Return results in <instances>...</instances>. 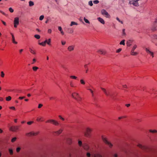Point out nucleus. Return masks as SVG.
<instances>
[{
  "mask_svg": "<svg viewBox=\"0 0 157 157\" xmlns=\"http://www.w3.org/2000/svg\"><path fill=\"white\" fill-rule=\"evenodd\" d=\"M78 25V24L77 23L74 21H71V24L70 25V26H72L73 25Z\"/></svg>",
  "mask_w": 157,
  "mask_h": 157,
  "instance_id": "22",
  "label": "nucleus"
},
{
  "mask_svg": "<svg viewBox=\"0 0 157 157\" xmlns=\"http://www.w3.org/2000/svg\"><path fill=\"white\" fill-rule=\"evenodd\" d=\"M58 117L59 118L62 120L63 121H64L65 119L63 118L61 115H59Z\"/></svg>",
  "mask_w": 157,
  "mask_h": 157,
  "instance_id": "45",
  "label": "nucleus"
},
{
  "mask_svg": "<svg viewBox=\"0 0 157 157\" xmlns=\"http://www.w3.org/2000/svg\"><path fill=\"white\" fill-rule=\"evenodd\" d=\"M34 122L33 121H29L27 122V124L28 125H31Z\"/></svg>",
  "mask_w": 157,
  "mask_h": 157,
  "instance_id": "41",
  "label": "nucleus"
},
{
  "mask_svg": "<svg viewBox=\"0 0 157 157\" xmlns=\"http://www.w3.org/2000/svg\"><path fill=\"white\" fill-rule=\"evenodd\" d=\"M92 131L91 129L88 128H87L86 132L84 133L85 136L87 137H89L90 136V134Z\"/></svg>",
  "mask_w": 157,
  "mask_h": 157,
  "instance_id": "2",
  "label": "nucleus"
},
{
  "mask_svg": "<svg viewBox=\"0 0 157 157\" xmlns=\"http://www.w3.org/2000/svg\"><path fill=\"white\" fill-rule=\"evenodd\" d=\"M17 138L16 137L13 138L11 140V142H14L16 140Z\"/></svg>",
  "mask_w": 157,
  "mask_h": 157,
  "instance_id": "47",
  "label": "nucleus"
},
{
  "mask_svg": "<svg viewBox=\"0 0 157 157\" xmlns=\"http://www.w3.org/2000/svg\"><path fill=\"white\" fill-rule=\"evenodd\" d=\"M124 42H125V40H122L120 43V44H122V45H125V43H124Z\"/></svg>",
  "mask_w": 157,
  "mask_h": 157,
  "instance_id": "33",
  "label": "nucleus"
},
{
  "mask_svg": "<svg viewBox=\"0 0 157 157\" xmlns=\"http://www.w3.org/2000/svg\"><path fill=\"white\" fill-rule=\"evenodd\" d=\"M43 106V105L41 104H40L38 105V108H41Z\"/></svg>",
  "mask_w": 157,
  "mask_h": 157,
  "instance_id": "55",
  "label": "nucleus"
},
{
  "mask_svg": "<svg viewBox=\"0 0 157 157\" xmlns=\"http://www.w3.org/2000/svg\"><path fill=\"white\" fill-rule=\"evenodd\" d=\"M70 78L74 79H76L77 78V77L76 76L74 75H71L70 76Z\"/></svg>",
  "mask_w": 157,
  "mask_h": 157,
  "instance_id": "30",
  "label": "nucleus"
},
{
  "mask_svg": "<svg viewBox=\"0 0 157 157\" xmlns=\"http://www.w3.org/2000/svg\"><path fill=\"white\" fill-rule=\"evenodd\" d=\"M78 144L79 146H81L82 145V142L81 141H78Z\"/></svg>",
  "mask_w": 157,
  "mask_h": 157,
  "instance_id": "49",
  "label": "nucleus"
},
{
  "mask_svg": "<svg viewBox=\"0 0 157 157\" xmlns=\"http://www.w3.org/2000/svg\"><path fill=\"white\" fill-rule=\"evenodd\" d=\"M132 41L131 40H128L127 43L126 44L128 46H130L131 45V43L132 42Z\"/></svg>",
  "mask_w": 157,
  "mask_h": 157,
  "instance_id": "16",
  "label": "nucleus"
},
{
  "mask_svg": "<svg viewBox=\"0 0 157 157\" xmlns=\"http://www.w3.org/2000/svg\"><path fill=\"white\" fill-rule=\"evenodd\" d=\"M38 68H39L38 67L36 66L33 67V70L35 71H36L38 69Z\"/></svg>",
  "mask_w": 157,
  "mask_h": 157,
  "instance_id": "28",
  "label": "nucleus"
},
{
  "mask_svg": "<svg viewBox=\"0 0 157 157\" xmlns=\"http://www.w3.org/2000/svg\"><path fill=\"white\" fill-rule=\"evenodd\" d=\"M88 90H89L90 91V92L91 94H92V97H94V95L93 91L91 89H88Z\"/></svg>",
  "mask_w": 157,
  "mask_h": 157,
  "instance_id": "32",
  "label": "nucleus"
},
{
  "mask_svg": "<svg viewBox=\"0 0 157 157\" xmlns=\"http://www.w3.org/2000/svg\"><path fill=\"white\" fill-rule=\"evenodd\" d=\"M130 54L132 56H136L138 53L137 52H134V51H131Z\"/></svg>",
  "mask_w": 157,
  "mask_h": 157,
  "instance_id": "17",
  "label": "nucleus"
},
{
  "mask_svg": "<svg viewBox=\"0 0 157 157\" xmlns=\"http://www.w3.org/2000/svg\"><path fill=\"white\" fill-rule=\"evenodd\" d=\"M25 97H20L19 98V99L20 100H21L25 98Z\"/></svg>",
  "mask_w": 157,
  "mask_h": 157,
  "instance_id": "59",
  "label": "nucleus"
},
{
  "mask_svg": "<svg viewBox=\"0 0 157 157\" xmlns=\"http://www.w3.org/2000/svg\"><path fill=\"white\" fill-rule=\"evenodd\" d=\"M152 91L153 92V94H156V90L154 89H152Z\"/></svg>",
  "mask_w": 157,
  "mask_h": 157,
  "instance_id": "57",
  "label": "nucleus"
},
{
  "mask_svg": "<svg viewBox=\"0 0 157 157\" xmlns=\"http://www.w3.org/2000/svg\"><path fill=\"white\" fill-rule=\"evenodd\" d=\"M44 17V15H42L40 16L39 18V20L40 21H42L43 20Z\"/></svg>",
  "mask_w": 157,
  "mask_h": 157,
  "instance_id": "38",
  "label": "nucleus"
},
{
  "mask_svg": "<svg viewBox=\"0 0 157 157\" xmlns=\"http://www.w3.org/2000/svg\"><path fill=\"white\" fill-rule=\"evenodd\" d=\"M74 48L75 46L74 45L70 46L68 47L67 49L69 51L71 52L74 50Z\"/></svg>",
  "mask_w": 157,
  "mask_h": 157,
  "instance_id": "12",
  "label": "nucleus"
},
{
  "mask_svg": "<svg viewBox=\"0 0 157 157\" xmlns=\"http://www.w3.org/2000/svg\"><path fill=\"white\" fill-rule=\"evenodd\" d=\"M19 126H14L10 128V130L13 132H16L19 129Z\"/></svg>",
  "mask_w": 157,
  "mask_h": 157,
  "instance_id": "5",
  "label": "nucleus"
},
{
  "mask_svg": "<svg viewBox=\"0 0 157 157\" xmlns=\"http://www.w3.org/2000/svg\"><path fill=\"white\" fill-rule=\"evenodd\" d=\"M51 42V39H49L48 40L47 44L49 45H50L51 44H50Z\"/></svg>",
  "mask_w": 157,
  "mask_h": 157,
  "instance_id": "43",
  "label": "nucleus"
},
{
  "mask_svg": "<svg viewBox=\"0 0 157 157\" xmlns=\"http://www.w3.org/2000/svg\"><path fill=\"white\" fill-rule=\"evenodd\" d=\"M145 51L147 53L149 54L151 56H152V58L154 57V53L153 52L151 51L148 48H145Z\"/></svg>",
  "mask_w": 157,
  "mask_h": 157,
  "instance_id": "10",
  "label": "nucleus"
},
{
  "mask_svg": "<svg viewBox=\"0 0 157 157\" xmlns=\"http://www.w3.org/2000/svg\"><path fill=\"white\" fill-rule=\"evenodd\" d=\"M84 20L86 23L90 24V21L87 19H86L85 17H84Z\"/></svg>",
  "mask_w": 157,
  "mask_h": 157,
  "instance_id": "34",
  "label": "nucleus"
},
{
  "mask_svg": "<svg viewBox=\"0 0 157 157\" xmlns=\"http://www.w3.org/2000/svg\"><path fill=\"white\" fill-rule=\"evenodd\" d=\"M154 38L157 39V35H155L154 36Z\"/></svg>",
  "mask_w": 157,
  "mask_h": 157,
  "instance_id": "64",
  "label": "nucleus"
},
{
  "mask_svg": "<svg viewBox=\"0 0 157 157\" xmlns=\"http://www.w3.org/2000/svg\"><path fill=\"white\" fill-rule=\"evenodd\" d=\"M83 147L86 150H87L89 148V146L86 144H84L83 145Z\"/></svg>",
  "mask_w": 157,
  "mask_h": 157,
  "instance_id": "19",
  "label": "nucleus"
},
{
  "mask_svg": "<svg viewBox=\"0 0 157 157\" xmlns=\"http://www.w3.org/2000/svg\"><path fill=\"white\" fill-rule=\"evenodd\" d=\"M63 131V130L62 129H60L57 131L54 132V133H56V134L59 135L62 133Z\"/></svg>",
  "mask_w": 157,
  "mask_h": 157,
  "instance_id": "14",
  "label": "nucleus"
},
{
  "mask_svg": "<svg viewBox=\"0 0 157 157\" xmlns=\"http://www.w3.org/2000/svg\"><path fill=\"white\" fill-rule=\"evenodd\" d=\"M70 86H71L73 87L74 86V84L72 82L70 83Z\"/></svg>",
  "mask_w": 157,
  "mask_h": 157,
  "instance_id": "52",
  "label": "nucleus"
},
{
  "mask_svg": "<svg viewBox=\"0 0 157 157\" xmlns=\"http://www.w3.org/2000/svg\"><path fill=\"white\" fill-rule=\"evenodd\" d=\"M9 10L11 13H13L14 11L13 10L11 7L9 8Z\"/></svg>",
  "mask_w": 157,
  "mask_h": 157,
  "instance_id": "44",
  "label": "nucleus"
},
{
  "mask_svg": "<svg viewBox=\"0 0 157 157\" xmlns=\"http://www.w3.org/2000/svg\"><path fill=\"white\" fill-rule=\"evenodd\" d=\"M122 50V49L121 48H119L118 49H117V51H116V52L117 53H119V52H121V51Z\"/></svg>",
  "mask_w": 157,
  "mask_h": 157,
  "instance_id": "50",
  "label": "nucleus"
},
{
  "mask_svg": "<svg viewBox=\"0 0 157 157\" xmlns=\"http://www.w3.org/2000/svg\"><path fill=\"white\" fill-rule=\"evenodd\" d=\"M46 123L50 122L52 123L53 124L56 126H58L59 125V123L53 119H50L47 121Z\"/></svg>",
  "mask_w": 157,
  "mask_h": 157,
  "instance_id": "3",
  "label": "nucleus"
},
{
  "mask_svg": "<svg viewBox=\"0 0 157 157\" xmlns=\"http://www.w3.org/2000/svg\"><path fill=\"white\" fill-rule=\"evenodd\" d=\"M9 108L10 109H13V110L15 109V108L14 106L10 107Z\"/></svg>",
  "mask_w": 157,
  "mask_h": 157,
  "instance_id": "53",
  "label": "nucleus"
},
{
  "mask_svg": "<svg viewBox=\"0 0 157 157\" xmlns=\"http://www.w3.org/2000/svg\"><path fill=\"white\" fill-rule=\"evenodd\" d=\"M125 29H124L122 30V35L123 36H125L126 35V33H125Z\"/></svg>",
  "mask_w": 157,
  "mask_h": 157,
  "instance_id": "46",
  "label": "nucleus"
},
{
  "mask_svg": "<svg viewBox=\"0 0 157 157\" xmlns=\"http://www.w3.org/2000/svg\"><path fill=\"white\" fill-rule=\"evenodd\" d=\"M129 3L130 4H132L134 6H139V3L138 2L132 0L130 1Z\"/></svg>",
  "mask_w": 157,
  "mask_h": 157,
  "instance_id": "9",
  "label": "nucleus"
},
{
  "mask_svg": "<svg viewBox=\"0 0 157 157\" xmlns=\"http://www.w3.org/2000/svg\"><path fill=\"white\" fill-rule=\"evenodd\" d=\"M9 151L10 155H12L13 154V151L12 150L10 149L9 150Z\"/></svg>",
  "mask_w": 157,
  "mask_h": 157,
  "instance_id": "48",
  "label": "nucleus"
},
{
  "mask_svg": "<svg viewBox=\"0 0 157 157\" xmlns=\"http://www.w3.org/2000/svg\"><path fill=\"white\" fill-rule=\"evenodd\" d=\"M58 30L60 31H62V28H61V26H59L58 27Z\"/></svg>",
  "mask_w": 157,
  "mask_h": 157,
  "instance_id": "54",
  "label": "nucleus"
},
{
  "mask_svg": "<svg viewBox=\"0 0 157 157\" xmlns=\"http://www.w3.org/2000/svg\"><path fill=\"white\" fill-rule=\"evenodd\" d=\"M99 1L98 0H96L93 1V3L94 4H97L99 3Z\"/></svg>",
  "mask_w": 157,
  "mask_h": 157,
  "instance_id": "40",
  "label": "nucleus"
},
{
  "mask_svg": "<svg viewBox=\"0 0 157 157\" xmlns=\"http://www.w3.org/2000/svg\"><path fill=\"white\" fill-rule=\"evenodd\" d=\"M36 120L38 121H41V118H39V117H38L36 119Z\"/></svg>",
  "mask_w": 157,
  "mask_h": 157,
  "instance_id": "56",
  "label": "nucleus"
},
{
  "mask_svg": "<svg viewBox=\"0 0 157 157\" xmlns=\"http://www.w3.org/2000/svg\"><path fill=\"white\" fill-rule=\"evenodd\" d=\"M71 96L74 98L78 101V102L80 103L82 100V98L80 96L78 93L76 92H73L72 93Z\"/></svg>",
  "mask_w": 157,
  "mask_h": 157,
  "instance_id": "1",
  "label": "nucleus"
},
{
  "mask_svg": "<svg viewBox=\"0 0 157 157\" xmlns=\"http://www.w3.org/2000/svg\"><path fill=\"white\" fill-rule=\"evenodd\" d=\"M20 149H21V148L20 147H18L16 149L17 152H19L20 151Z\"/></svg>",
  "mask_w": 157,
  "mask_h": 157,
  "instance_id": "51",
  "label": "nucleus"
},
{
  "mask_svg": "<svg viewBox=\"0 0 157 157\" xmlns=\"http://www.w3.org/2000/svg\"><path fill=\"white\" fill-rule=\"evenodd\" d=\"M97 19L100 23H101L102 24H105V21L102 18L100 17H99Z\"/></svg>",
  "mask_w": 157,
  "mask_h": 157,
  "instance_id": "13",
  "label": "nucleus"
},
{
  "mask_svg": "<svg viewBox=\"0 0 157 157\" xmlns=\"http://www.w3.org/2000/svg\"><path fill=\"white\" fill-rule=\"evenodd\" d=\"M29 5L30 6H32L34 5V2L31 1H30L29 2Z\"/></svg>",
  "mask_w": 157,
  "mask_h": 157,
  "instance_id": "25",
  "label": "nucleus"
},
{
  "mask_svg": "<svg viewBox=\"0 0 157 157\" xmlns=\"http://www.w3.org/2000/svg\"><path fill=\"white\" fill-rule=\"evenodd\" d=\"M34 37L35 38L37 39H39L40 38V36L39 35L36 34L34 35Z\"/></svg>",
  "mask_w": 157,
  "mask_h": 157,
  "instance_id": "31",
  "label": "nucleus"
},
{
  "mask_svg": "<svg viewBox=\"0 0 157 157\" xmlns=\"http://www.w3.org/2000/svg\"><path fill=\"white\" fill-rule=\"evenodd\" d=\"M101 13L102 15H105V16L108 18H109L110 17L109 14L105 10H102L101 11Z\"/></svg>",
  "mask_w": 157,
  "mask_h": 157,
  "instance_id": "4",
  "label": "nucleus"
},
{
  "mask_svg": "<svg viewBox=\"0 0 157 157\" xmlns=\"http://www.w3.org/2000/svg\"><path fill=\"white\" fill-rule=\"evenodd\" d=\"M19 18L16 17L14 18V26L15 28H17V25H19Z\"/></svg>",
  "mask_w": 157,
  "mask_h": 157,
  "instance_id": "7",
  "label": "nucleus"
},
{
  "mask_svg": "<svg viewBox=\"0 0 157 157\" xmlns=\"http://www.w3.org/2000/svg\"><path fill=\"white\" fill-rule=\"evenodd\" d=\"M2 22L3 23V24H4V25H6V23L5 22L3 21L2 20Z\"/></svg>",
  "mask_w": 157,
  "mask_h": 157,
  "instance_id": "63",
  "label": "nucleus"
},
{
  "mask_svg": "<svg viewBox=\"0 0 157 157\" xmlns=\"http://www.w3.org/2000/svg\"><path fill=\"white\" fill-rule=\"evenodd\" d=\"M61 43L62 45H64L66 44V42L62 41Z\"/></svg>",
  "mask_w": 157,
  "mask_h": 157,
  "instance_id": "60",
  "label": "nucleus"
},
{
  "mask_svg": "<svg viewBox=\"0 0 157 157\" xmlns=\"http://www.w3.org/2000/svg\"><path fill=\"white\" fill-rule=\"evenodd\" d=\"M125 117H125V116L120 117H118V119L119 120H120V119H122V118H125Z\"/></svg>",
  "mask_w": 157,
  "mask_h": 157,
  "instance_id": "58",
  "label": "nucleus"
},
{
  "mask_svg": "<svg viewBox=\"0 0 157 157\" xmlns=\"http://www.w3.org/2000/svg\"><path fill=\"white\" fill-rule=\"evenodd\" d=\"M52 32V30L51 29H49L48 30V33H51Z\"/></svg>",
  "mask_w": 157,
  "mask_h": 157,
  "instance_id": "61",
  "label": "nucleus"
},
{
  "mask_svg": "<svg viewBox=\"0 0 157 157\" xmlns=\"http://www.w3.org/2000/svg\"><path fill=\"white\" fill-rule=\"evenodd\" d=\"M39 132H33V136H35L37 135L39 133Z\"/></svg>",
  "mask_w": 157,
  "mask_h": 157,
  "instance_id": "39",
  "label": "nucleus"
},
{
  "mask_svg": "<svg viewBox=\"0 0 157 157\" xmlns=\"http://www.w3.org/2000/svg\"><path fill=\"white\" fill-rule=\"evenodd\" d=\"M67 32L69 33H72L73 32V30L71 28H68Z\"/></svg>",
  "mask_w": 157,
  "mask_h": 157,
  "instance_id": "18",
  "label": "nucleus"
},
{
  "mask_svg": "<svg viewBox=\"0 0 157 157\" xmlns=\"http://www.w3.org/2000/svg\"><path fill=\"white\" fill-rule=\"evenodd\" d=\"M97 52L103 55H105L106 53V52L105 51L101 49H99L97 51Z\"/></svg>",
  "mask_w": 157,
  "mask_h": 157,
  "instance_id": "11",
  "label": "nucleus"
},
{
  "mask_svg": "<svg viewBox=\"0 0 157 157\" xmlns=\"http://www.w3.org/2000/svg\"><path fill=\"white\" fill-rule=\"evenodd\" d=\"M11 99V97L10 96H9L6 98V100L7 101H9Z\"/></svg>",
  "mask_w": 157,
  "mask_h": 157,
  "instance_id": "29",
  "label": "nucleus"
},
{
  "mask_svg": "<svg viewBox=\"0 0 157 157\" xmlns=\"http://www.w3.org/2000/svg\"><path fill=\"white\" fill-rule=\"evenodd\" d=\"M87 156L88 157H90V154L89 153H87Z\"/></svg>",
  "mask_w": 157,
  "mask_h": 157,
  "instance_id": "62",
  "label": "nucleus"
},
{
  "mask_svg": "<svg viewBox=\"0 0 157 157\" xmlns=\"http://www.w3.org/2000/svg\"><path fill=\"white\" fill-rule=\"evenodd\" d=\"M101 89L105 93V95L106 96H109L111 98H113L112 95L110 94V92H109V91H107L105 89L103 88H101Z\"/></svg>",
  "mask_w": 157,
  "mask_h": 157,
  "instance_id": "6",
  "label": "nucleus"
},
{
  "mask_svg": "<svg viewBox=\"0 0 157 157\" xmlns=\"http://www.w3.org/2000/svg\"><path fill=\"white\" fill-rule=\"evenodd\" d=\"M84 67L86 69V73H88V68L87 66V65L86 64L84 65Z\"/></svg>",
  "mask_w": 157,
  "mask_h": 157,
  "instance_id": "23",
  "label": "nucleus"
},
{
  "mask_svg": "<svg viewBox=\"0 0 157 157\" xmlns=\"http://www.w3.org/2000/svg\"><path fill=\"white\" fill-rule=\"evenodd\" d=\"M39 44L40 45H42V46H45V45H46V44L44 42H41V43H39Z\"/></svg>",
  "mask_w": 157,
  "mask_h": 157,
  "instance_id": "36",
  "label": "nucleus"
},
{
  "mask_svg": "<svg viewBox=\"0 0 157 157\" xmlns=\"http://www.w3.org/2000/svg\"><path fill=\"white\" fill-rule=\"evenodd\" d=\"M137 47V46L136 44L134 45L131 50V51H134V50Z\"/></svg>",
  "mask_w": 157,
  "mask_h": 157,
  "instance_id": "27",
  "label": "nucleus"
},
{
  "mask_svg": "<svg viewBox=\"0 0 157 157\" xmlns=\"http://www.w3.org/2000/svg\"><path fill=\"white\" fill-rule=\"evenodd\" d=\"M33 132H31L29 133H27L26 135L28 136H33Z\"/></svg>",
  "mask_w": 157,
  "mask_h": 157,
  "instance_id": "20",
  "label": "nucleus"
},
{
  "mask_svg": "<svg viewBox=\"0 0 157 157\" xmlns=\"http://www.w3.org/2000/svg\"><path fill=\"white\" fill-rule=\"evenodd\" d=\"M149 131L150 132L152 133H155L157 132V130H152L150 129V130H149Z\"/></svg>",
  "mask_w": 157,
  "mask_h": 157,
  "instance_id": "26",
  "label": "nucleus"
},
{
  "mask_svg": "<svg viewBox=\"0 0 157 157\" xmlns=\"http://www.w3.org/2000/svg\"><path fill=\"white\" fill-rule=\"evenodd\" d=\"M138 147H139L141 148H142V149H145V147L142 146V145L141 144H139L138 145Z\"/></svg>",
  "mask_w": 157,
  "mask_h": 157,
  "instance_id": "35",
  "label": "nucleus"
},
{
  "mask_svg": "<svg viewBox=\"0 0 157 157\" xmlns=\"http://www.w3.org/2000/svg\"><path fill=\"white\" fill-rule=\"evenodd\" d=\"M88 4L90 6H92L93 5V3L92 1H90L88 2Z\"/></svg>",
  "mask_w": 157,
  "mask_h": 157,
  "instance_id": "37",
  "label": "nucleus"
},
{
  "mask_svg": "<svg viewBox=\"0 0 157 157\" xmlns=\"http://www.w3.org/2000/svg\"><path fill=\"white\" fill-rule=\"evenodd\" d=\"M5 74L3 71H1V77L2 78H3L4 77Z\"/></svg>",
  "mask_w": 157,
  "mask_h": 157,
  "instance_id": "42",
  "label": "nucleus"
},
{
  "mask_svg": "<svg viewBox=\"0 0 157 157\" xmlns=\"http://www.w3.org/2000/svg\"><path fill=\"white\" fill-rule=\"evenodd\" d=\"M80 82L82 85H84L85 84V82L83 79H81L80 80Z\"/></svg>",
  "mask_w": 157,
  "mask_h": 157,
  "instance_id": "24",
  "label": "nucleus"
},
{
  "mask_svg": "<svg viewBox=\"0 0 157 157\" xmlns=\"http://www.w3.org/2000/svg\"><path fill=\"white\" fill-rule=\"evenodd\" d=\"M102 138L104 142L108 145L110 147H111L112 146V144L109 142L105 138L102 136Z\"/></svg>",
  "mask_w": 157,
  "mask_h": 157,
  "instance_id": "8",
  "label": "nucleus"
},
{
  "mask_svg": "<svg viewBox=\"0 0 157 157\" xmlns=\"http://www.w3.org/2000/svg\"><path fill=\"white\" fill-rule=\"evenodd\" d=\"M29 49L30 52L31 53H32V54H34V55L36 54V52H35V51L34 50H33L31 48H29Z\"/></svg>",
  "mask_w": 157,
  "mask_h": 157,
  "instance_id": "21",
  "label": "nucleus"
},
{
  "mask_svg": "<svg viewBox=\"0 0 157 157\" xmlns=\"http://www.w3.org/2000/svg\"><path fill=\"white\" fill-rule=\"evenodd\" d=\"M11 35L12 36V42L15 44H17V42L15 41V38H14V37L13 34L12 33H11Z\"/></svg>",
  "mask_w": 157,
  "mask_h": 157,
  "instance_id": "15",
  "label": "nucleus"
}]
</instances>
